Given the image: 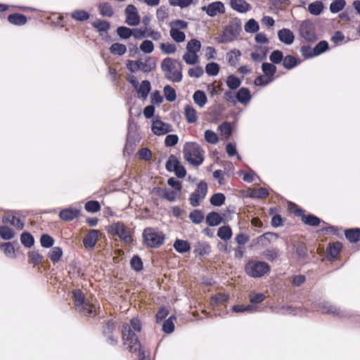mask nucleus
<instances>
[{
    "instance_id": "nucleus-23",
    "label": "nucleus",
    "mask_w": 360,
    "mask_h": 360,
    "mask_svg": "<svg viewBox=\"0 0 360 360\" xmlns=\"http://www.w3.org/2000/svg\"><path fill=\"white\" fill-rule=\"evenodd\" d=\"M342 248V244L339 241L329 243L326 249L327 255L330 256L333 259H337Z\"/></svg>"
},
{
    "instance_id": "nucleus-47",
    "label": "nucleus",
    "mask_w": 360,
    "mask_h": 360,
    "mask_svg": "<svg viewBox=\"0 0 360 360\" xmlns=\"http://www.w3.org/2000/svg\"><path fill=\"white\" fill-rule=\"evenodd\" d=\"M89 16V13L84 10H76L71 13L72 18L77 21H85Z\"/></svg>"
},
{
    "instance_id": "nucleus-24",
    "label": "nucleus",
    "mask_w": 360,
    "mask_h": 360,
    "mask_svg": "<svg viewBox=\"0 0 360 360\" xmlns=\"http://www.w3.org/2000/svg\"><path fill=\"white\" fill-rule=\"evenodd\" d=\"M262 70L264 72V76L268 77V79H271V82H273L277 70L276 65L270 63H263Z\"/></svg>"
},
{
    "instance_id": "nucleus-10",
    "label": "nucleus",
    "mask_w": 360,
    "mask_h": 360,
    "mask_svg": "<svg viewBox=\"0 0 360 360\" xmlns=\"http://www.w3.org/2000/svg\"><path fill=\"white\" fill-rule=\"evenodd\" d=\"M208 187L207 184L205 181H201L197 185V188L194 192H193L189 198L190 204L193 207H198L200 202L205 199Z\"/></svg>"
},
{
    "instance_id": "nucleus-15",
    "label": "nucleus",
    "mask_w": 360,
    "mask_h": 360,
    "mask_svg": "<svg viewBox=\"0 0 360 360\" xmlns=\"http://www.w3.org/2000/svg\"><path fill=\"white\" fill-rule=\"evenodd\" d=\"M294 214L302 218V221L307 225L311 226H317L321 223V219L315 215L304 214V210L301 208H296Z\"/></svg>"
},
{
    "instance_id": "nucleus-7",
    "label": "nucleus",
    "mask_w": 360,
    "mask_h": 360,
    "mask_svg": "<svg viewBox=\"0 0 360 360\" xmlns=\"http://www.w3.org/2000/svg\"><path fill=\"white\" fill-rule=\"evenodd\" d=\"M270 270V266L265 262L250 260L245 266V273L252 278H260L268 274Z\"/></svg>"
},
{
    "instance_id": "nucleus-14",
    "label": "nucleus",
    "mask_w": 360,
    "mask_h": 360,
    "mask_svg": "<svg viewBox=\"0 0 360 360\" xmlns=\"http://www.w3.org/2000/svg\"><path fill=\"white\" fill-rule=\"evenodd\" d=\"M125 22L127 25L136 26L140 23V16L137 12L136 8L134 5H128L125 9Z\"/></svg>"
},
{
    "instance_id": "nucleus-48",
    "label": "nucleus",
    "mask_w": 360,
    "mask_h": 360,
    "mask_svg": "<svg viewBox=\"0 0 360 360\" xmlns=\"http://www.w3.org/2000/svg\"><path fill=\"white\" fill-rule=\"evenodd\" d=\"M1 250L4 252V254L9 257H15V248L11 243L7 242L4 243L0 245Z\"/></svg>"
},
{
    "instance_id": "nucleus-61",
    "label": "nucleus",
    "mask_w": 360,
    "mask_h": 360,
    "mask_svg": "<svg viewBox=\"0 0 360 360\" xmlns=\"http://www.w3.org/2000/svg\"><path fill=\"white\" fill-rule=\"evenodd\" d=\"M40 243L43 248H49L53 245L54 239L49 234H42L40 238Z\"/></svg>"
},
{
    "instance_id": "nucleus-53",
    "label": "nucleus",
    "mask_w": 360,
    "mask_h": 360,
    "mask_svg": "<svg viewBox=\"0 0 360 360\" xmlns=\"http://www.w3.org/2000/svg\"><path fill=\"white\" fill-rule=\"evenodd\" d=\"M117 34L123 39H127L133 34L132 29L127 27L120 26L117 29Z\"/></svg>"
},
{
    "instance_id": "nucleus-59",
    "label": "nucleus",
    "mask_w": 360,
    "mask_h": 360,
    "mask_svg": "<svg viewBox=\"0 0 360 360\" xmlns=\"http://www.w3.org/2000/svg\"><path fill=\"white\" fill-rule=\"evenodd\" d=\"M345 0H335L330 5V10L332 13H336L340 11L345 6Z\"/></svg>"
},
{
    "instance_id": "nucleus-2",
    "label": "nucleus",
    "mask_w": 360,
    "mask_h": 360,
    "mask_svg": "<svg viewBox=\"0 0 360 360\" xmlns=\"http://www.w3.org/2000/svg\"><path fill=\"white\" fill-rule=\"evenodd\" d=\"M122 340L124 345L127 347L129 352H139V360H150L149 356H146L138 336L131 330L128 324H124L122 326Z\"/></svg>"
},
{
    "instance_id": "nucleus-58",
    "label": "nucleus",
    "mask_w": 360,
    "mask_h": 360,
    "mask_svg": "<svg viewBox=\"0 0 360 360\" xmlns=\"http://www.w3.org/2000/svg\"><path fill=\"white\" fill-rule=\"evenodd\" d=\"M252 196L259 199H264L269 195L268 190L265 188H255L252 191Z\"/></svg>"
},
{
    "instance_id": "nucleus-49",
    "label": "nucleus",
    "mask_w": 360,
    "mask_h": 360,
    "mask_svg": "<svg viewBox=\"0 0 360 360\" xmlns=\"http://www.w3.org/2000/svg\"><path fill=\"white\" fill-rule=\"evenodd\" d=\"M20 241L26 248H31L34 243L32 235L28 232H23L20 236Z\"/></svg>"
},
{
    "instance_id": "nucleus-55",
    "label": "nucleus",
    "mask_w": 360,
    "mask_h": 360,
    "mask_svg": "<svg viewBox=\"0 0 360 360\" xmlns=\"http://www.w3.org/2000/svg\"><path fill=\"white\" fill-rule=\"evenodd\" d=\"M226 198L223 193H214L210 198V203L214 206H221L225 202Z\"/></svg>"
},
{
    "instance_id": "nucleus-57",
    "label": "nucleus",
    "mask_w": 360,
    "mask_h": 360,
    "mask_svg": "<svg viewBox=\"0 0 360 360\" xmlns=\"http://www.w3.org/2000/svg\"><path fill=\"white\" fill-rule=\"evenodd\" d=\"M283 52L280 50H274L269 56V60L272 64H279L283 62Z\"/></svg>"
},
{
    "instance_id": "nucleus-5",
    "label": "nucleus",
    "mask_w": 360,
    "mask_h": 360,
    "mask_svg": "<svg viewBox=\"0 0 360 360\" xmlns=\"http://www.w3.org/2000/svg\"><path fill=\"white\" fill-rule=\"evenodd\" d=\"M241 22L238 18H234L224 27L222 33L216 37L219 44L229 43L235 41L241 32Z\"/></svg>"
},
{
    "instance_id": "nucleus-45",
    "label": "nucleus",
    "mask_w": 360,
    "mask_h": 360,
    "mask_svg": "<svg viewBox=\"0 0 360 360\" xmlns=\"http://www.w3.org/2000/svg\"><path fill=\"white\" fill-rule=\"evenodd\" d=\"M169 34L172 39L177 43L184 42L186 39V35L184 32L179 30L171 27Z\"/></svg>"
},
{
    "instance_id": "nucleus-12",
    "label": "nucleus",
    "mask_w": 360,
    "mask_h": 360,
    "mask_svg": "<svg viewBox=\"0 0 360 360\" xmlns=\"http://www.w3.org/2000/svg\"><path fill=\"white\" fill-rule=\"evenodd\" d=\"M166 169L169 172H174L177 177L184 178L186 174L185 167L182 165L179 159L174 155H171L167 162Z\"/></svg>"
},
{
    "instance_id": "nucleus-8",
    "label": "nucleus",
    "mask_w": 360,
    "mask_h": 360,
    "mask_svg": "<svg viewBox=\"0 0 360 360\" xmlns=\"http://www.w3.org/2000/svg\"><path fill=\"white\" fill-rule=\"evenodd\" d=\"M143 238L145 244L151 248H159L165 241V235L162 232L158 231L151 227H148L144 229Z\"/></svg>"
},
{
    "instance_id": "nucleus-18",
    "label": "nucleus",
    "mask_w": 360,
    "mask_h": 360,
    "mask_svg": "<svg viewBox=\"0 0 360 360\" xmlns=\"http://www.w3.org/2000/svg\"><path fill=\"white\" fill-rule=\"evenodd\" d=\"M151 129L153 132L158 136L166 134L172 130L170 124L165 123L159 119L153 120Z\"/></svg>"
},
{
    "instance_id": "nucleus-28",
    "label": "nucleus",
    "mask_w": 360,
    "mask_h": 360,
    "mask_svg": "<svg viewBox=\"0 0 360 360\" xmlns=\"http://www.w3.org/2000/svg\"><path fill=\"white\" fill-rule=\"evenodd\" d=\"M346 238L352 243H356L360 240V229L352 228L345 231Z\"/></svg>"
},
{
    "instance_id": "nucleus-26",
    "label": "nucleus",
    "mask_w": 360,
    "mask_h": 360,
    "mask_svg": "<svg viewBox=\"0 0 360 360\" xmlns=\"http://www.w3.org/2000/svg\"><path fill=\"white\" fill-rule=\"evenodd\" d=\"M229 300V295L224 292H219L212 296L210 299V304L212 307H218L224 304Z\"/></svg>"
},
{
    "instance_id": "nucleus-21",
    "label": "nucleus",
    "mask_w": 360,
    "mask_h": 360,
    "mask_svg": "<svg viewBox=\"0 0 360 360\" xmlns=\"http://www.w3.org/2000/svg\"><path fill=\"white\" fill-rule=\"evenodd\" d=\"M153 193L162 198L169 201H174L176 197V193L165 188L155 187L153 190Z\"/></svg>"
},
{
    "instance_id": "nucleus-46",
    "label": "nucleus",
    "mask_w": 360,
    "mask_h": 360,
    "mask_svg": "<svg viewBox=\"0 0 360 360\" xmlns=\"http://www.w3.org/2000/svg\"><path fill=\"white\" fill-rule=\"evenodd\" d=\"M28 258L30 263L34 266H38L41 264L43 257L39 253L38 251L32 250L28 252Z\"/></svg>"
},
{
    "instance_id": "nucleus-54",
    "label": "nucleus",
    "mask_w": 360,
    "mask_h": 360,
    "mask_svg": "<svg viewBox=\"0 0 360 360\" xmlns=\"http://www.w3.org/2000/svg\"><path fill=\"white\" fill-rule=\"evenodd\" d=\"M222 136L225 139H228L232 133V128L231 124L228 122H224L220 124L218 127Z\"/></svg>"
},
{
    "instance_id": "nucleus-25",
    "label": "nucleus",
    "mask_w": 360,
    "mask_h": 360,
    "mask_svg": "<svg viewBox=\"0 0 360 360\" xmlns=\"http://www.w3.org/2000/svg\"><path fill=\"white\" fill-rule=\"evenodd\" d=\"M231 6L240 13H245L251 8L250 5L245 0H231Z\"/></svg>"
},
{
    "instance_id": "nucleus-51",
    "label": "nucleus",
    "mask_w": 360,
    "mask_h": 360,
    "mask_svg": "<svg viewBox=\"0 0 360 360\" xmlns=\"http://www.w3.org/2000/svg\"><path fill=\"white\" fill-rule=\"evenodd\" d=\"M191 221L195 224H200L204 219L203 212L200 210H194L189 214Z\"/></svg>"
},
{
    "instance_id": "nucleus-19",
    "label": "nucleus",
    "mask_w": 360,
    "mask_h": 360,
    "mask_svg": "<svg viewBox=\"0 0 360 360\" xmlns=\"http://www.w3.org/2000/svg\"><path fill=\"white\" fill-rule=\"evenodd\" d=\"M2 221L4 224H10L18 230H22L24 228V221L17 215L11 213L2 217Z\"/></svg>"
},
{
    "instance_id": "nucleus-20",
    "label": "nucleus",
    "mask_w": 360,
    "mask_h": 360,
    "mask_svg": "<svg viewBox=\"0 0 360 360\" xmlns=\"http://www.w3.org/2000/svg\"><path fill=\"white\" fill-rule=\"evenodd\" d=\"M80 210L77 208H65L59 213L60 218L65 221H70L79 217Z\"/></svg>"
},
{
    "instance_id": "nucleus-22",
    "label": "nucleus",
    "mask_w": 360,
    "mask_h": 360,
    "mask_svg": "<svg viewBox=\"0 0 360 360\" xmlns=\"http://www.w3.org/2000/svg\"><path fill=\"white\" fill-rule=\"evenodd\" d=\"M278 37L279 40L288 45L292 44L295 39V36L292 32L287 28H283L278 32Z\"/></svg>"
},
{
    "instance_id": "nucleus-56",
    "label": "nucleus",
    "mask_w": 360,
    "mask_h": 360,
    "mask_svg": "<svg viewBox=\"0 0 360 360\" xmlns=\"http://www.w3.org/2000/svg\"><path fill=\"white\" fill-rule=\"evenodd\" d=\"M163 91H164V94H165V98L167 99V101H168L169 102H173L176 100V91L171 86L166 85L164 87Z\"/></svg>"
},
{
    "instance_id": "nucleus-52",
    "label": "nucleus",
    "mask_w": 360,
    "mask_h": 360,
    "mask_svg": "<svg viewBox=\"0 0 360 360\" xmlns=\"http://www.w3.org/2000/svg\"><path fill=\"white\" fill-rule=\"evenodd\" d=\"M308 9L311 14L315 15H319L323 9V3L319 1L313 2L309 5Z\"/></svg>"
},
{
    "instance_id": "nucleus-27",
    "label": "nucleus",
    "mask_w": 360,
    "mask_h": 360,
    "mask_svg": "<svg viewBox=\"0 0 360 360\" xmlns=\"http://www.w3.org/2000/svg\"><path fill=\"white\" fill-rule=\"evenodd\" d=\"M194 253L200 256H205L211 252V246L206 242H198L194 247Z\"/></svg>"
},
{
    "instance_id": "nucleus-63",
    "label": "nucleus",
    "mask_w": 360,
    "mask_h": 360,
    "mask_svg": "<svg viewBox=\"0 0 360 360\" xmlns=\"http://www.w3.org/2000/svg\"><path fill=\"white\" fill-rule=\"evenodd\" d=\"M300 53L304 58H311L316 56L314 48H311L309 45H303L300 48Z\"/></svg>"
},
{
    "instance_id": "nucleus-6",
    "label": "nucleus",
    "mask_w": 360,
    "mask_h": 360,
    "mask_svg": "<svg viewBox=\"0 0 360 360\" xmlns=\"http://www.w3.org/2000/svg\"><path fill=\"white\" fill-rule=\"evenodd\" d=\"M126 68L131 72H136L139 70L148 73L156 68V60L153 57L145 56L144 58H139L137 60H128Z\"/></svg>"
},
{
    "instance_id": "nucleus-60",
    "label": "nucleus",
    "mask_w": 360,
    "mask_h": 360,
    "mask_svg": "<svg viewBox=\"0 0 360 360\" xmlns=\"http://www.w3.org/2000/svg\"><path fill=\"white\" fill-rule=\"evenodd\" d=\"M263 256L269 261H274L279 256L276 248H269L263 252Z\"/></svg>"
},
{
    "instance_id": "nucleus-38",
    "label": "nucleus",
    "mask_w": 360,
    "mask_h": 360,
    "mask_svg": "<svg viewBox=\"0 0 360 360\" xmlns=\"http://www.w3.org/2000/svg\"><path fill=\"white\" fill-rule=\"evenodd\" d=\"M240 56L241 53L238 49H233L228 52L226 53V58L229 65L231 66H236V65L239 60Z\"/></svg>"
},
{
    "instance_id": "nucleus-16",
    "label": "nucleus",
    "mask_w": 360,
    "mask_h": 360,
    "mask_svg": "<svg viewBox=\"0 0 360 360\" xmlns=\"http://www.w3.org/2000/svg\"><path fill=\"white\" fill-rule=\"evenodd\" d=\"M202 10L205 11L207 15L210 17H214L218 13L224 14L226 11L225 6L221 1H214L207 6H202Z\"/></svg>"
},
{
    "instance_id": "nucleus-35",
    "label": "nucleus",
    "mask_w": 360,
    "mask_h": 360,
    "mask_svg": "<svg viewBox=\"0 0 360 360\" xmlns=\"http://www.w3.org/2000/svg\"><path fill=\"white\" fill-rule=\"evenodd\" d=\"M98 10L102 16L112 17L114 14L113 8L108 2L101 3L98 5Z\"/></svg>"
},
{
    "instance_id": "nucleus-3",
    "label": "nucleus",
    "mask_w": 360,
    "mask_h": 360,
    "mask_svg": "<svg viewBox=\"0 0 360 360\" xmlns=\"http://www.w3.org/2000/svg\"><path fill=\"white\" fill-rule=\"evenodd\" d=\"M161 69L167 79L173 82H180L182 80V65L177 60L169 57L163 59Z\"/></svg>"
},
{
    "instance_id": "nucleus-33",
    "label": "nucleus",
    "mask_w": 360,
    "mask_h": 360,
    "mask_svg": "<svg viewBox=\"0 0 360 360\" xmlns=\"http://www.w3.org/2000/svg\"><path fill=\"white\" fill-rule=\"evenodd\" d=\"M221 221V216L216 212H211L206 217V223L210 226H218Z\"/></svg>"
},
{
    "instance_id": "nucleus-9",
    "label": "nucleus",
    "mask_w": 360,
    "mask_h": 360,
    "mask_svg": "<svg viewBox=\"0 0 360 360\" xmlns=\"http://www.w3.org/2000/svg\"><path fill=\"white\" fill-rule=\"evenodd\" d=\"M108 234L112 236H118L126 244L132 242V236L130 230L122 222L117 221L111 224L107 229Z\"/></svg>"
},
{
    "instance_id": "nucleus-36",
    "label": "nucleus",
    "mask_w": 360,
    "mask_h": 360,
    "mask_svg": "<svg viewBox=\"0 0 360 360\" xmlns=\"http://www.w3.org/2000/svg\"><path fill=\"white\" fill-rule=\"evenodd\" d=\"M150 84L148 80H143L141 84L136 89V91L139 94L141 95V97L143 98H146L148 96V93L150 91Z\"/></svg>"
},
{
    "instance_id": "nucleus-4",
    "label": "nucleus",
    "mask_w": 360,
    "mask_h": 360,
    "mask_svg": "<svg viewBox=\"0 0 360 360\" xmlns=\"http://www.w3.org/2000/svg\"><path fill=\"white\" fill-rule=\"evenodd\" d=\"M205 151L202 148L195 142H187L183 148V154L185 160L191 165L198 167L204 161Z\"/></svg>"
},
{
    "instance_id": "nucleus-43",
    "label": "nucleus",
    "mask_w": 360,
    "mask_h": 360,
    "mask_svg": "<svg viewBox=\"0 0 360 360\" xmlns=\"http://www.w3.org/2000/svg\"><path fill=\"white\" fill-rule=\"evenodd\" d=\"M0 236L4 240H10L15 236V231L8 226H0Z\"/></svg>"
},
{
    "instance_id": "nucleus-11",
    "label": "nucleus",
    "mask_w": 360,
    "mask_h": 360,
    "mask_svg": "<svg viewBox=\"0 0 360 360\" xmlns=\"http://www.w3.org/2000/svg\"><path fill=\"white\" fill-rule=\"evenodd\" d=\"M299 33L300 37L308 42H314L318 39L314 25L309 20L302 22L300 25Z\"/></svg>"
},
{
    "instance_id": "nucleus-50",
    "label": "nucleus",
    "mask_w": 360,
    "mask_h": 360,
    "mask_svg": "<svg viewBox=\"0 0 360 360\" xmlns=\"http://www.w3.org/2000/svg\"><path fill=\"white\" fill-rule=\"evenodd\" d=\"M200 49L201 43L196 39H192L187 43L186 50L189 52H194L198 54V53L200 51Z\"/></svg>"
},
{
    "instance_id": "nucleus-62",
    "label": "nucleus",
    "mask_w": 360,
    "mask_h": 360,
    "mask_svg": "<svg viewBox=\"0 0 360 360\" xmlns=\"http://www.w3.org/2000/svg\"><path fill=\"white\" fill-rule=\"evenodd\" d=\"M259 26L255 19H250L245 25V30L247 32L254 33L259 30Z\"/></svg>"
},
{
    "instance_id": "nucleus-31",
    "label": "nucleus",
    "mask_w": 360,
    "mask_h": 360,
    "mask_svg": "<svg viewBox=\"0 0 360 360\" xmlns=\"http://www.w3.org/2000/svg\"><path fill=\"white\" fill-rule=\"evenodd\" d=\"M283 66L287 70H291L300 63V60L292 55H287L283 58Z\"/></svg>"
},
{
    "instance_id": "nucleus-34",
    "label": "nucleus",
    "mask_w": 360,
    "mask_h": 360,
    "mask_svg": "<svg viewBox=\"0 0 360 360\" xmlns=\"http://www.w3.org/2000/svg\"><path fill=\"white\" fill-rule=\"evenodd\" d=\"M174 248L179 253H185L191 250V245L187 240L176 239L174 243Z\"/></svg>"
},
{
    "instance_id": "nucleus-39",
    "label": "nucleus",
    "mask_w": 360,
    "mask_h": 360,
    "mask_svg": "<svg viewBox=\"0 0 360 360\" xmlns=\"http://www.w3.org/2000/svg\"><path fill=\"white\" fill-rule=\"evenodd\" d=\"M217 236L223 240H228L232 236V231L229 226H221L217 231Z\"/></svg>"
},
{
    "instance_id": "nucleus-41",
    "label": "nucleus",
    "mask_w": 360,
    "mask_h": 360,
    "mask_svg": "<svg viewBox=\"0 0 360 360\" xmlns=\"http://www.w3.org/2000/svg\"><path fill=\"white\" fill-rule=\"evenodd\" d=\"M109 50L113 55L123 56L127 52V46L123 44L117 42L112 44Z\"/></svg>"
},
{
    "instance_id": "nucleus-1",
    "label": "nucleus",
    "mask_w": 360,
    "mask_h": 360,
    "mask_svg": "<svg viewBox=\"0 0 360 360\" xmlns=\"http://www.w3.org/2000/svg\"><path fill=\"white\" fill-rule=\"evenodd\" d=\"M72 293L75 309L77 313L88 317H95L98 314L100 307L86 298L80 289L73 290Z\"/></svg>"
},
{
    "instance_id": "nucleus-44",
    "label": "nucleus",
    "mask_w": 360,
    "mask_h": 360,
    "mask_svg": "<svg viewBox=\"0 0 360 360\" xmlns=\"http://www.w3.org/2000/svg\"><path fill=\"white\" fill-rule=\"evenodd\" d=\"M226 82L227 86L231 90L238 89L241 84V80L233 75H229Z\"/></svg>"
},
{
    "instance_id": "nucleus-30",
    "label": "nucleus",
    "mask_w": 360,
    "mask_h": 360,
    "mask_svg": "<svg viewBox=\"0 0 360 360\" xmlns=\"http://www.w3.org/2000/svg\"><path fill=\"white\" fill-rule=\"evenodd\" d=\"M8 20L13 25L20 26L26 24L27 18L23 14L15 13L10 14L8 16Z\"/></svg>"
},
{
    "instance_id": "nucleus-32",
    "label": "nucleus",
    "mask_w": 360,
    "mask_h": 360,
    "mask_svg": "<svg viewBox=\"0 0 360 360\" xmlns=\"http://www.w3.org/2000/svg\"><path fill=\"white\" fill-rule=\"evenodd\" d=\"M236 100L241 103H247L251 99L250 91L248 88L242 87L236 94Z\"/></svg>"
},
{
    "instance_id": "nucleus-40",
    "label": "nucleus",
    "mask_w": 360,
    "mask_h": 360,
    "mask_svg": "<svg viewBox=\"0 0 360 360\" xmlns=\"http://www.w3.org/2000/svg\"><path fill=\"white\" fill-rule=\"evenodd\" d=\"M63 255V250L60 247H54L48 253V257L51 261L55 264L60 261Z\"/></svg>"
},
{
    "instance_id": "nucleus-42",
    "label": "nucleus",
    "mask_w": 360,
    "mask_h": 360,
    "mask_svg": "<svg viewBox=\"0 0 360 360\" xmlns=\"http://www.w3.org/2000/svg\"><path fill=\"white\" fill-rule=\"evenodd\" d=\"M182 58L188 65H195L199 62V56L194 52H189L187 50Z\"/></svg>"
},
{
    "instance_id": "nucleus-29",
    "label": "nucleus",
    "mask_w": 360,
    "mask_h": 360,
    "mask_svg": "<svg viewBox=\"0 0 360 360\" xmlns=\"http://www.w3.org/2000/svg\"><path fill=\"white\" fill-rule=\"evenodd\" d=\"M184 115L188 123H195L198 120L197 111L191 105H186L185 106Z\"/></svg>"
},
{
    "instance_id": "nucleus-13",
    "label": "nucleus",
    "mask_w": 360,
    "mask_h": 360,
    "mask_svg": "<svg viewBox=\"0 0 360 360\" xmlns=\"http://www.w3.org/2000/svg\"><path fill=\"white\" fill-rule=\"evenodd\" d=\"M116 322L113 320H108L103 323L102 334L106 338L108 344L115 346L117 344V337L115 336L114 332L116 330Z\"/></svg>"
},
{
    "instance_id": "nucleus-37",
    "label": "nucleus",
    "mask_w": 360,
    "mask_h": 360,
    "mask_svg": "<svg viewBox=\"0 0 360 360\" xmlns=\"http://www.w3.org/2000/svg\"><path fill=\"white\" fill-rule=\"evenodd\" d=\"M193 98L194 102L200 108L203 107L207 101L205 93L200 90L196 91L194 93Z\"/></svg>"
},
{
    "instance_id": "nucleus-64",
    "label": "nucleus",
    "mask_w": 360,
    "mask_h": 360,
    "mask_svg": "<svg viewBox=\"0 0 360 360\" xmlns=\"http://www.w3.org/2000/svg\"><path fill=\"white\" fill-rule=\"evenodd\" d=\"M329 46L328 43L326 41H319L314 47V51H315L316 56H319L324 52H326L327 50H328Z\"/></svg>"
},
{
    "instance_id": "nucleus-17",
    "label": "nucleus",
    "mask_w": 360,
    "mask_h": 360,
    "mask_svg": "<svg viewBox=\"0 0 360 360\" xmlns=\"http://www.w3.org/2000/svg\"><path fill=\"white\" fill-rule=\"evenodd\" d=\"M100 231L96 229H91L83 238L82 242L86 249H92L98 240Z\"/></svg>"
}]
</instances>
